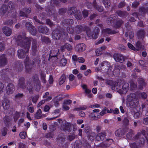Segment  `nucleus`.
Listing matches in <instances>:
<instances>
[{
  "label": "nucleus",
  "mask_w": 148,
  "mask_h": 148,
  "mask_svg": "<svg viewBox=\"0 0 148 148\" xmlns=\"http://www.w3.org/2000/svg\"><path fill=\"white\" fill-rule=\"evenodd\" d=\"M67 62L66 59L64 58L61 60L60 64L61 66H64L66 64Z\"/></svg>",
  "instance_id": "nucleus-44"
},
{
  "label": "nucleus",
  "mask_w": 148,
  "mask_h": 148,
  "mask_svg": "<svg viewBox=\"0 0 148 148\" xmlns=\"http://www.w3.org/2000/svg\"><path fill=\"white\" fill-rule=\"evenodd\" d=\"M39 32L41 33H47L49 31V29L46 26H40L38 28Z\"/></svg>",
  "instance_id": "nucleus-24"
},
{
  "label": "nucleus",
  "mask_w": 148,
  "mask_h": 148,
  "mask_svg": "<svg viewBox=\"0 0 148 148\" xmlns=\"http://www.w3.org/2000/svg\"><path fill=\"white\" fill-rule=\"evenodd\" d=\"M86 134L88 136V139L91 140H93L94 139L95 135L94 132L91 131L90 132H89V133H88Z\"/></svg>",
  "instance_id": "nucleus-30"
},
{
  "label": "nucleus",
  "mask_w": 148,
  "mask_h": 148,
  "mask_svg": "<svg viewBox=\"0 0 148 148\" xmlns=\"http://www.w3.org/2000/svg\"><path fill=\"white\" fill-rule=\"evenodd\" d=\"M58 121L61 124L60 129L64 131H69L71 128V125L65 121H62L61 119H59Z\"/></svg>",
  "instance_id": "nucleus-8"
},
{
  "label": "nucleus",
  "mask_w": 148,
  "mask_h": 148,
  "mask_svg": "<svg viewBox=\"0 0 148 148\" xmlns=\"http://www.w3.org/2000/svg\"><path fill=\"white\" fill-rule=\"evenodd\" d=\"M67 31L70 34H72L75 32L74 28L72 26H68L67 28Z\"/></svg>",
  "instance_id": "nucleus-39"
},
{
  "label": "nucleus",
  "mask_w": 148,
  "mask_h": 148,
  "mask_svg": "<svg viewBox=\"0 0 148 148\" xmlns=\"http://www.w3.org/2000/svg\"><path fill=\"white\" fill-rule=\"evenodd\" d=\"M133 134V131L131 129H130L129 130V132L126 135V137L128 139H130L132 137V135Z\"/></svg>",
  "instance_id": "nucleus-46"
},
{
  "label": "nucleus",
  "mask_w": 148,
  "mask_h": 148,
  "mask_svg": "<svg viewBox=\"0 0 148 148\" xmlns=\"http://www.w3.org/2000/svg\"><path fill=\"white\" fill-rule=\"evenodd\" d=\"M5 46L4 44L2 42H0V51H2L4 50Z\"/></svg>",
  "instance_id": "nucleus-61"
},
{
  "label": "nucleus",
  "mask_w": 148,
  "mask_h": 148,
  "mask_svg": "<svg viewBox=\"0 0 148 148\" xmlns=\"http://www.w3.org/2000/svg\"><path fill=\"white\" fill-rule=\"evenodd\" d=\"M90 116L93 120H97L100 118L99 113L95 112L91 113L90 115Z\"/></svg>",
  "instance_id": "nucleus-26"
},
{
  "label": "nucleus",
  "mask_w": 148,
  "mask_h": 148,
  "mask_svg": "<svg viewBox=\"0 0 148 148\" xmlns=\"http://www.w3.org/2000/svg\"><path fill=\"white\" fill-rule=\"evenodd\" d=\"M77 9L76 7H71L68 8L67 13L69 14H73L77 12Z\"/></svg>",
  "instance_id": "nucleus-27"
},
{
  "label": "nucleus",
  "mask_w": 148,
  "mask_h": 148,
  "mask_svg": "<svg viewBox=\"0 0 148 148\" xmlns=\"http://www.w3.org/2000/svg\"><path fill=\"white\" fill-rule=\"evenodd\" d=\"M127 103L129 104L130 109V111L132 113H134L136 110V107L137 106L138 103L137 101L127 102Z\"/></svg>",
  "instance_id": "nucleus-10"
},
{
  "label": "nucleus",
  "mask_w": 148,
  "mask_h": 148,
  "mask_svg": "<svg viewBox=\"0 0 148 148\" xmlns=\"http://www.w3.org/2000/svg\"><path fill=\"white\" fill-rule=\"evenodd\" d=\"M145 34V32L143 29H141L139 30L137 33L138 38L142 39L144 37Z\"/></svg>",
  "instance_id": "nucleus-25"
},
{
  "label": "nucleus",
  "mask_w": 148,
  "mask_h": 148,
  "mask_svg": "<svg viewBox=\"0 0 148 148\" xmlns=\"http://www.w3.org/2000/svg\"><path fill=\"white\" fill-rule=\"evenodd\" d=\"M14 90V86L12 83H9L7 85L6 87V93L8 94H11Z\"/></svg>",
  "instance_id": "nucleus-12"
},
{
  "label": "nucleus",
  "mask_w": 148,
  "mask_h": 148,
  "mask_svg": "<svg viewBox=\"0 0 148 148\" xmlns=\"http://www.w3.org/2000/svg\"><path fill=\"white\" fill-rule=\"evenodd\" d=\"M18 86V88H21L23 89L26 88L29 92L31 93L32 92L33 88L35 89L37 91H39L41 88V84L38 75H35L33 77L31 81L27 82L26 86L25 83L24 79L23 78L20 79Z\"/></svg>",
  "instance_id": "nucleus-2"
},
{
  "label": "nucleus",
  "mask_w": 148,
  "mask_h": 148,
  "mask_svg": "<svg viewBox=\"0 0 148 148\" xmlns=\"http://www.w3.org/2000/svg\"><path fill=\"white\" fill-rule=\"evenodd\" d=\"M123 23V21L121 20L118 21L116 23L115 27L117 28L120 27Z\"/></svg>",
  "instance_id": "nucleus-50"
},
{
  "label": "nucleus",
  "mask_w": 148,
  "mask_h": 148,
  "mask_svg": "<svg viewBox=\"0 0 148 148\" xmlns=\"http://www.w3.org/2000/svg\"><path fill=\"white\" fill-rule=\"evenodd\" d=\"M138 88L140 89H142L145 87L146 83L145 82L144 79L142 78H139L138 79Z\"/></svg>",
  "instance_id": "nucleus-16"
},
{
  "label": "nucleus",
  "mask_w": 148,
  "mask_h": 148,
  "mask_svg": "<svg viewBox=\"0 0 148 148\" xmlns=\"http://www.w3.org/2000/svg\"><path fill=\"white\" fill-rule=\"evenodd\" d=\"M84 131L87 134L88 133H89V132H90L91 131L90 129V127L88 126H87L85 127V128Z\"/></svg>",
  "instance_id": "nucleus-64"
},
{
  "label": "nucleus",
  "mask_w": 148,
  "mask_h": 148,
  "mask_svg": "<svg viewBox=\"0 0 148 148\" xmlns=\"http://www.w3.org/2000/svg\"><path fill=\"white\" fill-rule=\"evenodd\" d=\"M31 38H30L26 37L24 36L22 37L21 35L18 36L16 40L17 44L25 50L20 49L18 50L17 55L18 58L21 59L24 58L26 56V53L29 52L30 47Z\"/></svg>",
  "instance_id": "nucleus-1"
},
{
  "label": "nucleus",
  "mask_w": 148,
  "mask_h": 148,
  "mask_svg": "<svg viewBox=\"0 0 148 148\" xmlns=\"http://www.w3.org/2000/svg\"><path fill=\"white\" fill-rule=\"evenodd\" d=\"M75 17L76 19L81 20L82 18L81 13L80 10H77L76 14L75 15Z\"/></svg>",
  "instance_id": "nucleus-32"
},
{
  "label": "nucleus",
  "mask_w": 148,
  "mask_h": 148,
  "mask_svg": "<svg viewBox=\"0 0 148 148\" xmlns=\"http://www.w3.org/2000/svg\"><path fill=\"white\" fill-rule=\"evenodd\" d=\"M130 86L131 90H136L137 88L136 83L133 81H131L130 82Z\"/></svg>",
  "instance_id": "nucleus-36"
},
{
  "label": "nucleus",
  "mask_w": 148,
  "mask_h": 148,
  "mask_svg": "<svg viewBox=\"0 0 148 148\" xmlns=\"http://www.w3.org/2000/svg\"><path fill=\"white\" fill-rule=\"evenodd\" d=\"M58 52L57 50H51L49 54V58L56 57L57 55Z\"/></svg>",
  "instance_id": "nucleus-35"
},
{
  "label": "nucleus",
  "mask_w": 148,
  "mask_h": 148,
  "mask_svg": "<svg viewBox=\"0 0 148 148\" xmlns=\"http://www.w3.org/2000/svg\"><path fill=\"white\" fill-rule=\"evenodd\" d=\"M86 48V46L84 43L79 44L76 45L75 49L78 52H81L84 51Z\"/></svg>",
  "instance_id": "nucleus-15"
},
{
  "label": "nucleus",
  "mask_w": 148,
  "mask_h": 148,
  "mask_svg": "<svg viewBox=\"0 0 148 148\" xmlns=\"http://www.w3.org/2000/svg\"><path fill=\"white\" fill-rule=\"evenodd\" d=\"M102 32V34L104 35L106 34H113L117 33V32L114 30H112L108 28L103 29Z\"/></svg>",
  "instance_id": "nucleus-21"
},
{
  "label": "nucleus",
  "mask_w": 148,
  "mask_h": 148,
  "mask_svg": "<svg viewBox=\"0 0 148 148\" xmlns=\"http://www.w3.org/2000/svg\"><path fill=\"white\" fill-rule=\"evenodd\" d=\"M106 134L103 132L98 134L96 136V139L98 141H101L103 140L106 137Z\"/></svg>",
  "instance_id": "nucleus-13"
},
{
  "label": "nucleus",
  "mask_w": 148,
  "mask_h": 148,
  "mask_svg": "<svg viewBox=\"0 0 148 148\" xmlns=\"http://www.w3.org/2000/svg\"><path fill=\"white\" fill-rule=\"evenodd\" d=\"M29 31L32 35H35L36 34L37 31L35 28L33 26Z\"/></svg>",
  "instance_id": "nucleus-42"
},
{
  "label": "nucleus",
  "mask_w": 148,
  "mask_h": 148,
  "mask_svg": "<svg viewBox=\"0 0 148 148\" xmlns=\"http://www.w3.org/2000/svg\"><path fill=\"white\" fill-rule=\"evenodd\" d=\"M42 111L40 109H38L36 113L35 114V117L36 119H40L41 118V116Z\"/></svg>",
  "instance_id": "nucleus-33"
},
{
  "label": "nucleus",
  "mask_w": 148,
  "mask_h": 148,
  "mask_svg": "<svg viewBox=\"0 0 148 148\" xmlns=\"http://www.w3.org/2000/svg\"><path fill=\"white\" fill-rule=\"evenodd\" d=\"M74 23L72 19H69L66 20H64L62 22V24L64 25H67L69 26H71Z\"/></svg>",
  "instance_id": "nucleus-22"
},
{
  "label": "nucleus",
  "mask_w": 148,
  "mask_h": 148,
  "mask_svg": "<svg viewBox=\"0 0 148 148\" xmlns=\"http://www.w3.org/2000/svg\"><path fill=\"white\" fill-rule=\"evenodd\" d=\"M10 102L8 99H4L3 102L2 106L3 108L5 110H8L10 107Z\"/></svg>",
  "instance_id": "nucleus-23"
},
{
  "label": "nucleus",
  "mask_w": 148,
  "mask_h": 148,
  "mask_svg": "<svg viewBox=\"0 0 148 148\" xmlns=\"http://www.w3.org/2000/svg\"><path fill=\"white\" fill-rule=\"evenodd\" d=\"M3 32L6 36H10L12 33V30L10 28L4 27L3 28Z\"/></svg>",
  "instance_id": "nucleus-20"
},
{
  "label": "nucleus",
  "mask_w": 148,
  "mask_h": 148,
  "mask_svg": "<svg viewBox=\"0 0 148 148\" xmlns=\"http://www.w3.org/2000/svg\"><path fill=\"white\" fill-rule=\"evenodd\" d=\"M127 45L129 48L133 50L136 51V48L131 44L128 43Z\"/></svg>",
  "instance_id": "nucleus-63"
},
{
  "label": "nucleus",
  "mask_w": 148,
  "mask_h": 148,
  "mask_svg": "<svg viewBox=\"0 0 148 148\" xmlns=\"http://www.w3.org/2000/svg\"><path fill=\"white\" fill-rule=\"evenodd\" d=\"M66 12V9L64 8H62L60 9L58 12L61 15H62Z\"/></svg>",
  "instance_id": "nucleus-56"
},
{
  "label": "nucleus",
  "mask_w": 148,
  "mask_h": 148,
  "mask_svg": "<svg viewBox=\"0 0 148 148\" xmlns=\"http://www.w3.org/2000/svg\"><path fill=\"white\" fill-rule=\"evenodd\" d=\"M106 49V47L104 46L101 47L96 49L95 51L97 56H99L102 53V51Z\"/></svg>",
  "instance_id": "nucleus-28"
},
{
  "label": "nucleus",
  "mask_w": 148,
  "mask_h": 148,
  "mask_svg": "<svg viewBox=\"0 0 148 148\" xmlns=\"http://www.w3.org/2000/svg\"><path fill=\"white\" fill-rule=\"evenodd\" d=\"M66 77L64 75H62L59 79V84L61 85L62 84L65 82Z\"/></svg>",
  "instance_id": "nucleus-38"
},
{
  "label": "nucleus",
  "mask_w": 148,
  "mask_h": 148,
  "mask_svg": "<svg viewBox=\"0 0 148 148\" xmlns=\"http://www.w3.org/2000/svg\"><path fill=\"white\" fill-rule=\"evenodd\" d=\"M46 23L47 24L49 25L50 27H52L53 25V22L49 19H47L46 20Z\"/></svg>",
  "instance_id": "nucleus-58"
},
{
  "label": "nucleus",
  "mask_w": 148,
  "mask_h": 148,
  "mask_svg": "<svg viewBox=\"0 0 148 148\" xmlns=\"http://www.w3.org/2000/svg\"><path fill=\"white\" fill-rule=\"evenodd\" d=\"M65 47L67 50L69 51L71 50L72 49V47L71 45L68 43L65 44Z\"/></svg>",
  "instance_id": "nucleus-54"
},
{
  "label": "nucleus",
  "mask_w": 148,
  "mask_h": 148,
  "mask_svg": "<svg viewBox=\"0 0 148 148\" xmlns=\"http://www.w3.org/2000/svg\"><path fill=\"white\" fill-rule=\"evenodd\" d=\"M8 9V6L5 5H2L0 10V12L1 14L4 15L7 12Z\"/></svg>",
  "instance_id": "nucleus-29"
},
{
  "label": "nucleus",
  "mask_w": 148,
  "mask_h": 148,
  "mask_svg": "<svg viewBox=\"0 0 148 148\" xmlns=\"http://www.w3.org/2000/svg\"><path fill=\"white\" fill-rule=\"evenodd\" d=\"M75 138V135L74 134H72L68 136V138L70 141H71L74 140Z\"/></svg>",
  "instance_id": "nucleus-52"
},
{
  "label": "nucleus",
  "mask_w": 148,
  "mask_h": 148,
  "mask_svg": "<svg viewBox=\"0 0 148 148\" xmlns=\"http://www.w3.org/2000/svg\"><path fill=\"white\" fill-rule=\"evenodd\" d=\"M101 66H104V68L105 69V71L106 72L108 73L109 72L111 68L110 64L109 62L106 61H104L101 63Z\"/></svg>",
  "instance_id": "nucleus-14"
},
{
  "label": "nucleus",
  "mask_w": 148,
  "mask_h": 148,
  "mask_svg": "<svg viewBox=\"0 0 148 148\" xmlns=\"http://www.w3.org/2000/svg\"><path fill=\"white\" fill-rule=\"evenodd\" d=\"M20 113L18 112H16L14 116V120L16 122L20 116Z\"/></svg>",
  "instance_id": "nucleus-47"
},
{
  "label": "nucleus",
  "mask_w": 148,
  "mask_h": 148,
  "mask_svg": "<svg viewBox=\"0 0 148 148\" xmlns=\"http://www.w3.org/2000/svg\"><path fill=\"white\" fill-rule=\"evenodd\" d=\"M106 83L109 85H111L112 84V89L114 90L119 89V91H120V93L121 94L126 93L128 90L129 84L123 81L119 80L116 82L109 80L107 81Z\"/></svg>",
  "instance_id": "nucleus-3"
},
{
  "label": "nucleus",
  "mask_w": 148,
  "mask_h": 148,
  "mask_svg": "<svg viewBox=\"0 0 148 148\" xmlns=\"http://www.w3.org/2000/svg\"><path fill=\"white\" fill-rule=\"evenodd\" d=\"M74 30L75 32L77 34H79L82 31L86 30L88 36L90 38L93 39H96L98 37V34L100 31L99 28L96 27L92 33L87 26H82L79 25L77 26L74 28Z\"/></svg>",
  "instance_id": "nucleus-4"
},
{
  "label": "nucleus",
  "mask_w": 148,
  "mask_h": 148,
  "mask_svg": "<svg viewBox=\"0 0 148 148\" xmlns=\"http://www.w3.org/2000/svg\"><path fill=\"white\" fill-rule=\"evenodd\" d=\"M146 6L140 7L139 9V13L134 12L133 13L132 15L136 18L138 17L139 18L140 14L142 16H144L146 13H148V3L146 4Z\"/></svg>",
  "instance_id": "nucleus-7"
},
{
  "label": "nucleus",
  "mask_w": 148,
  "mask_h": 148,
  "mask_svg": "<svg viewBox=\"0 0 148 148\" xmlns=\"http://www.w3.org/2000/svg\"><path fill=\"white\" fill-rule=\"evenodd\" d=\"M7 61L4 54L0 55V66H4L7 64Z\"/></svg>",
  "instance_id": "nucleus-18"
},
{
  "label": "nucleus",
  "mask_w": 148,
  "mask_h": 148,
  "mask_svg": "<svg viewBox=\"0 0 148 148\" xmlns=\"http://www.w3.org/2000/svg\"><path fill=\"white\" fill-rule=\"evenodd\" d=\"M113 57L115 61L116 62L123 63L125 60L124 57L122 55L118 53H115Z\"/></svg>",
  "instance_id": "nucleus-9"
},
{
  "label": "nucleus",
  "mask_w": 148,
  "mask_h": 148,
  "mask_svg": "<svg viewBox=\"0 0 148 148\" xmlns=\"http://www.w3.org/2000/svg\"><path fill=\"white\" fill-rule=\"evenodd\" d=\"M129 120L126 117L125 118L123 121V124L125 126H127L129 125Z\"/></svg>",
  "instance_id": "nucleus-45"
},
{
  "label": "nucleus",
  "mask_w": 148,
  "mask_h": 148,
  "mask_svg": "<svg viewBox=\"0 0 148 148\" xmlns=\"http://www.w3.org/2000/svg\"><path fill=\"white\" fill-rule=\"evenodd\" d=\"M14 22L13 20L11 19H9L6 21L4 22V23L5 25H12L13 24Z\"/></svg>",
  "instance_id": "nucleus-49"
},
{
  "label": "nucleus",
  "mask_w": 148,
  "mask_h": 148,
  "mask_svg": "<svg viewBox=\"0 0 148 148\" xmlns=\"http://www.w3.org/2000/svg\"><path fill=\"white\" fill-rule=\"evenodd\" d=\"M107 108L105 107L104 109H103L100 112V115L101 116H103L106 114L107 112Z\"/></svg>",
  "instance_id": "nucleus-55"
},
{
  "label": "nucleus",
  "mask_w": 148,
  "mask_h": 148,
  "mask_svg": "<svg viewBox=\"0 0 148 148\" xmlns=\"http://www.w3.org/2000/svg\"><path fill=\"white\" fill-rule=\"evenodd\" d=\"M136 51H138L140 50L142 47V45L141 42L139 41H138L136 44Z\"/></svg>",
  "instance_id": "nucleus-40"
},
{
  "label": "nucleus",
  "mask_w": 148,
  "mask_h": 148,
  "mask_svg": "<svg viewBox=\"0 0 148 148\" xmlns=\"http://www.w3.org/2000/svg\"><path fill=\"white\" fill-rule=\"evenodd\" d=\"M103 3L106 8H109L110 5V0H103Z\"/></svg>",
  "instance_id": "nucleus-43"
},
{
  "label": "nucleus",
  "mask_w": 148,
  "mask_h": 148,
  "mask_svg": "<svg viewBox=\"0 0 148 148\" xmlns=\"http://www.w3.org/2000/svg\"><path fill=\"white\" fill-rule=\"evenodd\" d=\"M40 60L38 58L37 60L33 61L31 59H30L29 57L27 56L24 61V63L26 68V72L27 73H30L31 72L32 65L36 64H38L40 62Z\"/></svg>",
  "instance_id": "nucleus-6"
},
{
  "label": "nucleus",
  "mask_w": 148,
  "mask_h": 148,
  "mask_svg": "<svg viewBox=\"0 0 148 148\" xmlns=\"http://www.w3.org/2000/svg\"><path fill=\"white\" fill-rule=\"evenodd\" d=\"M19 135L21 138L24 139L26 137L27 134L25 132H21L20 133Z\"/></svg>",
  "instance_id": "nucleus-51"
},
{
  "label": "nucleus",
  "mask_w": 148,
  "mask_h": 148,
  "mask_svg": "<svg viewBox=\"0 0 148 148\" xmlns=\"http://www.w3.org/2000/svg\"><path fill=\"white\" fill-rule=\"evenodd\" d=\"M82 13L83 16L84 18L87 17L88 15V11L86 10H84L82 11Z\"/></svg>",
  "instance_id": "nucleus-59"
},
{
  "label": "nucleus",
  "mask_w": 148,
  "mask_h": 148,
  "mask_svg": "<svg viewBox=\"0 0 148 148\" xmlns=\"http://www.w3.org/2000/svg\"><path fill=\"white\" fill-rule=\"evenodd\" d=\"M116 13L119 16L122 17H125L127 15V13L125 11H118L116 12Z\"/></svg>",
  "instance_id": "nucleus-31"
},
{
  "label": "nucleus",
  "mask_w": 148,
  "mask_h": 148,
  "mask_svg": "<svg viewBox=\"0 0 148 148\" xmlns=\"http://www.w3.org/2000/svg\"><path fill=\"white\" fill-rule=\"evenodd\" d=\"M24 96V95L23 93H18L15 96V98L16 99H19L22 98Z\"/></svg>",
  "instance_id": "nucleus-57"
},
{
  "label": "nucleus",
  "mask_w": 148,
  "mask_h": 148,
  "mask_svg": "<svg viewBox=\"0 0 148 148\" xmlns=\"http://www.w3.org/2000/svg\"><path fill=\"white\" fill-rule=\"evenodd\" d=\"M122 131V130L121 129H119L116 131L115 133L116 136H121L124 134L125 133L123 132Z\"/></svg>",
  "instance_id": "nucleus-37"
},
{
  "label": "nucleus",
  "mask_w": 148,
  "mask_h": 148,
  "mask_svg": "<svg viewBox=\"0 0 148 148\" xmlns=\"http://www.w3.org/2000/svg\"><path fill=\"white\" fill-rule=\"evenodd\" d=\"M25 26L28 31L33 26L29 22H27L25 24Z\"/></svg>",
  "instance_id": "nucleus-48"
},
{
  "label": "nucleus",
  "mask_w": 148,
  "mask_h": 148,
  "mask_svg": "<svg viewBox=\"0 0 148 148\" xmlns=\"http://www.w3.org/2000/svg\"><path fill=\"white\" fill-rule=\"evenodd\" d=\"M26 37V36H25ZM28 38H30V37H28ZM31 38V42L32 41V51L33 52V54H34L36 51H37V42L36 40L35 39H33L31 37H30Z\"/></svg>",
  "instance_id": "nucleus-19"
},
{
  "label": "nucleus",
  "mask_w": 148,
  "mask_h": 148,
  "mask_svg": "<svg viewBox=\"0 0 148 148\" xmlns=\"http://www.w3.org/2000/svg\"><path fill=\"white\" fill-rule=\"evenodd\" d=\"M62 35L61 32L58 29L54 30L52 34V37L55 40L59 39L61 37Z\"/></svg>",
  "instance_id": "nucleus-11"
},
{
  "label": "nucleus",
  "mask_w": 148,
  "mask_h": 148,
  "mask_svg": "<svg viewBox=\"0 0 148 148\" xmlns=\"http://www.w3.org/2000/svg\"><path fill=\"white\" fill-rule=\"evenodd\" d=\"M41 40L42 42H45L47 44L50 42V40L49 38L47 37H41Z\"/></svg>",
  "instance_id": "nucleus-41"
},
{
  "label": "nucleus",
  "mask_w": 148,
  "mask_h": 148,
  "mask_svg": "<svg viewBox=\"0 0 148 148\" xmlns=\"http://www.w3.org/2000/svg\"><path fill=\"white\" fill-rule=\"evenodd\" d=\"M127 102H130L137 101L136 95L134 93H131L127 96Z\"/></svg>",
  "instance_id": "nucleus-17"
},
{
  "label": "nucleus",
  "mask_w": 148,
  "mask_h": 148,
  "mask_svg": "<svg viewBox=\"0 0 148 148\" xmlns=\"http://www.w3.org/2000/svg\"><path fill=\"white\" fill-rule=\"evenodd\" d=\"M77 61L79 63H83L84 62L85 60L83 57H79L78 58Z\"/></svg>",
  "instance_id": "nucleus-62"
},
{
  "label": "nucleus",
  "mask_w": 148,
  "mask_h": 148,
  "mask_svg": "<svg viewBox=\"0 0 148 148\" xmlns=\"http://www.w3.org/2000/svg\"><path fill=\"white\" fill-rule=\"evenodd\" d=\"M60 1L65 3L66 2V0H59ZM59 3L58 0H51L50 5L51 7L47 8V16H52L53 17L54 20H56V18L57 14L56 13V11L55 8H54L55 5L59 6Z\"/></svg>",
  "instance_id": "nucleus-5"
},
{
  "label": "nucleus",
  "mask_w": 148,
  "mask_h": 148,
  "mask_svg": "<svg viewBox=\"0 0 148 148\" xmlns=\"http://www.w3.org/2000/svg\"><path fill=\"white\" fill-rule=\"evenodd\" d=\"M65 138L62 134H61L60 135V136L58 138V140L59 141H61L62 142L64 141L65 140Z\"/></svg>",
  "instance_id": "nucleus-60"
},
{
  "label": "nucleus",
  "mask_w": 148,
  "mask_h": 148,
  "mask_svg": "<svg viewBox=\"0 0 148 148\" xmlns=\"http://www.w3.org/2000/svg\"><path fill=\"white\" fill-rule=\"evenodd\" d=\"M96 6V2L95 1H93V3L88 2L87 4V8L89 9H91L93 7L95 8Z\"/></svg>",
  "instance_id": "nucleus-34"
},
{
  "label": "nucleus",
  "mask_w": 148,
  "mask_h": 148,
  "mask_svg": "<svg viewBox=\"0 0 148 148\" xmlns=\"http://www.w3.org/2000/svg\"><path fill=\"white\" fill-rule=\"evenodd\" d=\"M99 12H101L103 10V8L102 6H101L97 5L96 3V7L95 8Z\"/></svg>",
  "instance_id": "nucleus-53"
}]
</instances>
